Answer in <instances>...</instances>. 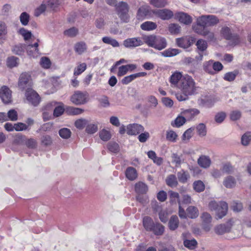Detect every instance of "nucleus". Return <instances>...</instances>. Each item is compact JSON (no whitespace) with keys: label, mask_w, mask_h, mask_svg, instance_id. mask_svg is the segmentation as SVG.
I'll return each mask as SVG.
<instances>
[{"label":"nucleus","mask_w":251,"mask_h":251,"mask_svg":"<svg viewBox=\"0 0 251 251\" xmlns=\"http://www.w3.org/2000/svg\"><path fill=\"white\" fill-rule=\"evenodd\" d=\"M145 42L149 46L156 50H161L167 46L166 39L160 36L151 35L144 37Z\"/></svg>","instance_id":"f03ea898"},{"label":"nucleus","mask_w":251,"mask_h":251,"mask_svg":"<svg viewBox=\"0 0 251 251\" xmlns=\"http://www.w3.org/2000/svg\"><path fill=\"white\" fill-rule=\"evenodd\" d=\"M194 30L197 33L204 36H207V39L210 40H212L214 37V33L213 32H210L206 29L199 30L198 27H194Z\"/></svg>","instance_id":"473e14b6"},{"label":"nucleus","mask_w":251,"mask_h":251,"mask_svg":"<svg viewBox=\"0 0 251 251\" xmlns=\"http://www.w3.org/2000/svg\"><path fill=\"white\" fill-rule=\"evenodd\" d=\"M183 76L179 72H175L170 77V82L172 84L174 85L177 87L179 81H181Z\"/></svg>","instance_id":"c9c22d12"},{"label":"nucleus","mask_w":251,"mask_h":251,"mask_svg":"<svg viewBox=\"0 0 251 251\" xmlns=\"http://www.w3.org/2000/svg\"><path fill=\"white\" fill-rule=\"evenodd\" d=\"M116 9L120 19L125 23H127L129 18L128 4L124 1H120L116 5Z\"/></svg>","instance_id":"20e7f679"},{"label":"nucleus","mask_w":251,"mask_h":251,"mask_svg":"<svg viewBox=\"0 0 251 251\" xmlns=\"http://www.w3.org/2000/svg\"><path fill=\"white\" fill-rule=\"evenodd\" d=\"M26 100L34 106L37 105L40 102L39 95L31 88H28L25 93Z\"/></svg>","instance_id":"6e6552de"},{"label":"nucleus","mask_w":251,"mask_h":251,"mask_svg":"<svg viewBox=\"0 0 251 251\" xmlns=\"http://www.w3.org/2000/svg\"><path fill=\"white\" fill-rule=\"evenodd\" d=\"M172 163L175 164L176 167L180 166L183 163L184 160L181 158V156L176 153H173L171 156Z\"/></svg>","instance_id":"49530a36"},{"label":"nucleus","mask_w":251,"mask_h":251,"mask_svg":"<svg viewBox=\"0 0 251 251\" xmlns=\"http://www.w3.org/2000/svg\"><path fill=\"white\" fill-rule=\"evenodd\" d=\"M29 15L26 12H23L20 16V20L23 25H28L29 20Z\"/></svg>","instance_id":"bf43d9fd"},{"label":"nucleus","mask_w":251,"mask_h":251,"mask_svg":"<svg viewBox=\"0 0 251 251\" xmlns=\"http://www.w3.org/2000/svg\"><path fill=\"white\" fill-rule=\"evenodd\" d=\"M41 144L45 147L50 146L52 143V138L49 135H43L40 139Z\"/></svg>","instance_id":"79ce46f5"},{"label":"nucleus","mask_w":251,"mask_h":251,"mask_svg":"<svg viewBox=\"0 0 251 251\" xmlns=\"http://www.w3.org/2000/svg\"><path fill=\"white\" fill-rule=\"evenodd\" d=\"M226 114L225 112H220L217 113L215 116V121L217 123L221 124L225 119Z\"/></svg>","instance_id":"052dcab7"},{"label":"nucleus","mask_w":251,"mask_h":251,"mask_svg":"<svg viewBox=\"0 0 251 251\" xmlns=\"http://www.w3.org/2000/svg\"><path fill=\"white\" fill-rule=\"evenodd\" d=\"M12 92L8 87L3 86L0 88V98L4 103L12 101Z\"/></svg>","instance_id":"f8f14e48"},{"label":"nucleus","mask_w":251,"mask_h":251,"mask_svg":"<svg viewBox=\"0 0 251 251\" xmlns=\"http://www.w3.org/2000/svg\"><path fill=\"white\" fill-rule=\"evenodd\" d=\"M26 50V46L23 44H18L15 45L12 48V52L18 55H22Z\"/></svg>","instance_id":"393cba45"},{"label":"nucleus","mask_w":251,"mask_h":251,"mask_svg":"<svg viewBox=\"0 0 251 251\" xmlns=\"http://www.w3.org/2000/svg\"><path fill=\"white\" fill-rule=\"evenodd\" d=\"M242 116V113L238 110H233L230 113V119L233 121L239 120Z\"/></svg>","instance_id":"4d7b16f0"},{"label":"nucleus","mask_w":251,"mask_h":251,"mask_svg":"<svg viewBox=\"0 0 251 251\" xmlns=\"http://www.w3.org/2000/svg\"><path fill=\"white\" fill-rule=\"evenodd\" d=\"M175 16L179 22L184 25H190L192 22V18L187 13L179 12L175 14Z\"/></svg>","instance_id":"f3484780"},{"label":"nucleus","mask_w":251,"mask_h":251,"mask_svg":"<svg viewBox=\"0 0 251 251\" xmlns=\"http://www.w3.org/2000/svg\"><path fill=\"white\" fill-rule=\"evenodd\" d=\"M40 65L44 69H49L51 66V62L49 58L43 57L40 61Z\"/></svg>","instance_id":"69168bd1"},{"label":"nucleus","mask_w":251,"mask_h":251,"mask_svg":"<svg viewBox=\"0 0 251 251\" xmlns=\"http://www.w3.org/2000/svg\"><path fill=\"white\" fill-rule=\"evenodd\" d=\"M186 213L187 216L191 219H195L199 215L198 209L194 206H189L186 209Z\"/></svg>","instance_id":"bb28decb"},{"label":"nucleus","mask_w":251,"mask_h":251,"mask_svg":"<svg viewBox=\"0 0 251 251\" xmlns=\"http://www.w3.org/2000/svg\"><path fill=\"white\" fill-rule=\"evenodd\" d=\"M251 141V132H247L241 138V143L243 146H248Z\"/></svg>","instance_id":"603ef678"},{"label":"nucleus","mask_w":251,"mask_h":251,"mask_svg":"<svg viewBox=\"0 0 251 251\" xmlns=\"http://www.w3.org/2000/svg\"><path fill=\"white\" fill-rule=\"evenodd\" d=\"M186 118L184 116L182 115L181 114L178 115L174 122H172L171 125L174 127H179L183 125L186 122Z\"/></svg>","instance_id":"72a5a7b5"},{"label":"nucleus","mask_w":251,"mask_h":251,"mask_svg":"<svg viewBox=\"0 0 251 251\" xmlns=\"http://www.w3.org/2000/svg\"><path fill=\"white\" fill-rule=\"evenodd\" d=\"M150 3L154 7L163 8L168 5L167 0H149Z\"/></svg>","instance_id":"ea45409f"},{"label":"nucleus","mask_w":251,"mask_h":251,"mask_svg":"<svg viewBox=\"0 0 251 251\" xmlns=\"http://www.w3.org/2000/svg\"><path fill=\"white\" fill-rule=\"evenodd\" d=\"M84 111V110L80 108H77V107H69L66 109V112L70 115H78L80 114H81Z\"/></svg>","instance_id":"3c124183"},{"label":"nucleus","mask_w":251,"mask_h":251,"mask_svg":"<svg viewBox=\"0 0 251 251\" xmlns=\"http://www.w3.org/2000/svg\"><path fill=\"white\" fill-rule=\"evenodd\" d=\"M152 11L148 5L142 6L138 10L137 18L138 20H143L146 16L150 15Z\"/></svg>","instance_id":"a211bd4d"},{"label":"nucleus","mask_w":251,"mask_h":251,"mask_svg":"<svg viewBox=\"0 0 251 251\" xmlns=\"http://www.w3.org/2000/svg\"><path fill=\"white\" fill-rule=\"evenodd\" d=\"M143 42L140 38H130L124 41L123 45L127 48H134L143 45Z\"/></svg>","instance_id":"4468645a"},{"label":"nucleus","mask_w":251,"mask_h":251,"mask_svg":"<svg viewBox=\"0 0 251 251\" xmlns=\"http://www.w3.org/2000/svg\"><path fill=\"white\" fill-rule=\"evenodd\" d=\"M87 68L85 63H79L74 69V75H78L84 72Z\"/></svg>","instance_id":"37998d69"},{"label":"nucleus","mask_w":251,"mask_h":251,"mask_svg":"<svg viewBox=\"0 0 251 251\" xmlns=\"http://www.w3.org/2000/svg\"><path fill=\"white\" fill-rule=\"evenodd\" d=\"M200 113L199 109L197 108H190L185 109L181 112V114L184 116L186 121H191Z\"/></svg>","instance_id":"dca6fc26"},{"label":"nucleus","mask_w":251,"mask_h":251,"mask_svg":"<svg viewBox=\"0 0 251 251\" xmlns=\"http://www.w3.org/2000/svg\"><path fill=\"white\" fill-rule=\"evenodd\" d=\"M152 13L163 20H168L174 16V13L172 11L166 8L152 10Z\"/></svg>","instance_id":"9d476101"},{"label":"nucleus","mask_w":251,"mask_h":251,"mask_svg":"<svg viewBox=\"0 0 251 251\" xmlns=\"http://www.w3.org/2000/svg\"><path fill=\"white\" fill-rule=\"evenodd\" d=\"M151 231L153 232L156 235H161L164 232V226L160 223H155Z\"/></svg>","instance_id":"4c0bfd02"},{"label":"nucleus","mask_w":251,"mask_h":251,"mask_svg":"<svg viewBox=\"0 0 251 251\" xmlns=\"http://www.w3.org/2000/svg\"><path fill=\"white\" fill-rule=\"evenodd\" d=\"M98 129L97 125L90 124L87 126L85 131L88 134H94L98 131Z\"/></svg>","instance_id":"774afa93"},{"label":"nucleus","mask_w":251,"mask_h":251,"mask_svg":"<svg viewBox=\"0 0 251 251\" xmlns=\"http://www.w3.org/2000/svg\"><path fill=\"white\" fill-rule=\"evenodd\" d=\"M177 178L180 183H186L190 178V175L188 172L181 170L177 173Z\"/></svg>","instance_id":"b1692460"},{"label":"nucleus","mask_w":251,"mask_h":251,"mask_svg":"<svg viewBox=\"0 0 251 251\" xmlns=\"http://www.w3.org/2000/svg\"><path fill=\"white\" fill-rule=\"evenodd\" d=\"M99 136L102 141H107L111 138V134L110 131L103 129L99 132Z\"/></svg>","instance_id":"8fccbe9b"},{"label":"nucleus","mask_w":251,"mask_h":251,"mask_svg":"<svg viewBox=\"0 0 251 251\" xmlns=\"http://www.w3.org/2000/svg\"><path fill=\"white\" fill-rule=\"evenodd\" d=\"M38 46L39 44L38 43L27 46L26 50L27 54L30 56L34 57L39 53Z\"/></svg>","instance_id":"4be33fe9"},{"label":"nucleus","mask_w":251,"mask_h":251,"mask_svg":"<svg viewBox=\"0 0 251 251\" xmlns=\"http://www.w3.org/2000/svg\"><path fill=\"white\" fill-rule=\"evenodd\" d=\"M196 46H197L198 50L201 51L206 50L207 48V42L202 39L199 40L197 42Z\"/></svg>","instance_id":"338daca9"},{"label":"nucleus","mask_w":251,"mask_h":251,"mask_svg":"<svg viewBox=\"0 0 251 251\" xmlns=\"http://www.w3.org/2000/svg\"><path fill=\"white\" fill-rule=\"evenodd\" d=\"M213 66V60H209L208 61L205 62L203 64V68L204 71L207 73L214 75V72L212 69Z\"/></svg>","instance_id":"09e8293b"},{"label":"nucleus","mask_w":251,"mask_h":251,"mask_svg":"<svg viewBox=\"0 0 251 251\" xmlns=\"http://www.w3.org/2000/svg\"><path fill=\"white\" fill-rule=\"evenodd\" d=\"M177 88L181 91L176 93V98L179 101L187 100L188 96L195 94L197 89L194 80L188 75L183 76L181 81H179Z\"/></svg>","instance_id":"f257e3e1"},{"label":"nucleus","mask_w":251,"mask_h":251,"mask_svg":"<svg viewBox=\"0 0 251 251\" xmlns=\"http://www.w3.org/2000/svg\"><path fill=\"white\" fill-rule=\"evenodd\" d=\"M221 97L219 95L205 97L199 100V104L202 107L211 108L214 106L215 103L221 101Z\"/></svg>","instance_id":"0eeeda50"},{"label":"nucleus","mask_w":251,"mask_h":251,"mask_svg":"<svg viewBox=\"0 0 251 251\" xmlns=\"http://www.w3.org/2000/svg\"><path fill=\"white\" fill-rule=\"evenodd\" d=\"M179 219L177 216H172L169 221L168 226L171 230H175L179 225Z\"/></svg>","instance_id":"cd10ccee"},{"label":"nucleus","mask_w":251,"mask_h":251,"mask_svg":"<svg viewBox=\"0 0 251 251\" xmlns=\"http://www.w3.org/2000/svg\"><path fill=\"white\" fill-rule=\"evenodd\" d=\"M238 74V71L237 70L234 71L233 72L226 73V74H225L224 76V79L227 81H233L235 80Z\"/></svg>","instance_id":"c03bdc74"},{"label":"nucleus","mask_w":251,"mask_h":251,"mask_svg":"<svg viewBox=\"0 0 251 251\" xmlns=\"http://www.w3.org/2000/svg\"><path fill=\"white\" fill-rule=\"evenodd\" d=\"M8 33L6 24L2 21H0V43H3L6 40V37Z\"/></svg>","instance_id":"412c9836"},{"label":"nucleus","mask_w":251,"mask_h":251,"mask_svg":"<svg viewBox=\"0 0 251 251\" xmlns=\"http://www.w3.org/2000/svg\"><path fill=\"white\" fill-rule=\"evenodd\" d=\"M232 225L233 221L230 220L225 224H220L216 226L214 231L217 234L223 235L230 231Z\"/></svg>","instance_id":"9b49d317"},{"label":"nucleus","mask_w":251,"mask_h":251,"mask_svg":"<svg viewBox=\"0 0 251 251\" xmlns=\"http://www.w3.org/2000/svg\"><path fill=\"white\" fill-rule=\"evenodd\" d=\"M207 20V16L199 17L197 19V26L196 27H198L199 30L205 29V27L208 26Z\"/></svg>","instance_id":"5701e85b"},{"label":"nucleus","mask_w":251,"mask_h":251,"mask_svg":"<svg viewBox=\"0 0 251 251\" xmlns=\"http://www.w3.org/2000/svg\"><path fill=\"white\" fill-rule=\"evenodd\" d=\"M180 52L179 50L176 49L169 48L162 52H160V54L166 57H171L176 55Z\"/></svg>","instance_id":"2f4dec72"},{"label":"nucleus","mask_w":251,"mask_h":251,"mask_svg":"<svg viewBox=\"0 0 251 251\" xmlns=\"http://www.w3.org/2000/svg\"><path fill=\"white\" fill-rule=\"evenodd\" d=\"M86 44L83 42H78L75 46V52L79 54H81L84 52L86 50Z\"/></svg>","instance_id":"a19ab883"},{"label":"nucleus","mask_w":251,"mask_h":251,"mask_svg":"<svg viewBox=\"0 0 251 251\" xmlns=\"http://www.w3.org/2000/svg\"><path fill=\"white\" fill-rule=\"evenodd\" d=\"M184 245L185 247L193 250L195 249L197 245V242L195 239L185 240L184 241Z\"/></svg>","instance_id":"5fc2aeb1"},{"label":"nucleus","mask_w":251,"mask_h":251,"mask_svg":"<svg viewBox=\"0 0 251 251\" xmlns=\"http://www.w3.org/2000/svg\"><path fill=\"white\" fill-rule=\"evenodd\" d=\"M62 2V0H47V4L50 9L56 11Z\"/></svg>","instance_id":"58836bf2"},{"label":"nucleus","mask_w":251,"mask_h":251,"mask_svg":"<svg viewBox=\"0 0 251 251\" xmlns=\"http://www.w3.org/2000/svg\"><path fill=\"white\" fill-rule=\"evenodd\" d=\"M146 75L147 73L146 72H140L132 74L125 77L124 78H123L121 82L123 84L126 85L136 78L144 76Z\"/></svg>","instance_id":"6ab92c4d"},{"label":"nucleus","mask_w":251,"mask_h":251,"mask_svg":"<svg viewBox=\"0 0 251 251\" xmlns=\"http://www.w3.org/2000/svg\"><path fill=\"white\" fill-rule=\"evenodd\" d=\"M221 32L225 39L229 40V44L230 45H236L239 43V36L237 34H232L229 27L227 26L223 27Z\"/></svg>","instance_id":"423d86ee"},{"label":"nucleus","mask_w":251,"mask_h":251,"mask_svg":"<svg viewBox=\"0 0 251 251\" xmlns=\"http://www.w3.org/2000/svg\"><path fill=\"white\" fill-rule=\"evenodd\" d=\"M236 184L235 178L230 176L225 177L223 181V185L227 188H232L235 186Z\"/></svg>","instance_id":"c85d7f7f"},{"label":"nucleus","mask_w":251,"mask_h":251,"mask_svg":"<svg viewBox=\"0 0 251 251\" xmlns=\"http://www.w3.org/2000/svg\"><path fill=\"white\" fill-rule=\"evenodd\" d=\"M30 76L26 73H22L20 77L18 82V87L22 90H27L28 88H30L31 82H30Z\"/></svg>","instance_id":"1a4fd4ad"},{"label":"nucleus","mask_w":251,"mask_h":251,"mask_svg":"<svg viewBox=\"0 0 251 251\" xmlns=\"http://www.w3.org/2000/svg\"><path fill=\"white\" fill-rule=\"evenodd\" d=\"M176 43L178 47L183 48H187L190 46V40L187 37L177 38Z\"/></svg>","instance_id":"e433bc0d"},{"label":"nucleus","mask_w":251,"mask_h":251,"mask_svg":"<svg viewBox=\"0 0 251 251\" xmlns=\"http://www.w3.org/2000/svg\"><path fill=\"white\" fill-rule=\"evenodd\" d=\"M166 182L171 187H175L178 185L177 177L174 175H169L166 179Z\"/></svg>","instance_id":"f704fd0d"},{"label":"nucleus","mask_w":251,"mask_h":251,"mask_svg":"<svg viewBox=\"0 0 251 251\" xmlns=\"http://www.w3.org/2000/svg\"><path fill=\"white\" fill-rule=\"evenodd\" d=\"M193 185L194 189L197 192H202L205 189V185L201 180L194 181Z\"/></svg>","instance_id":"a18cd8bd"},{"label":"nucleus","mask_w":251,"mask_h":251,"mask_svg":"<svg viewBox=\"0 0 251 251\" xmlns=\"http://www.w3.org/2000/svg\"><path fill=\"white\" fill-rule=\"evenodd\" d=\"M135 190L138 194H146L148 191V187L145 183L138 182L135 185Z\"/></svg>","instance_id":"7c9ffc66"},{"label":"nucleus","mask_w":251,"mask_h":251,"mask_svg":"<svg viewBox=\"0 0 251 251\" xmlns=\"http://www.w3.org/2000/svg\"><path fill=\"white\" fill-rule=\"evenodd\" d=\"M88 124V121L85 119H79L75 122V125L77 128L83 129Z\"/></svg>","instance_id":"0e129e2a"},{"label":"nucleus","mask_w":251,"mask_h":251,"mask_svg":"<svg viewBox=\"0 0 251 251\" xmlns=\"http://www.w3.org/2000/svg\"><path fill=\"white\" fill-rule=\"evenodd\" d=\"M208 207L211 211H214L218 219L224 217L227 213L228 209L227 204L224 201L217 202L211 201L209 203Z\"/></svg>","instance_id":"7ed1b4c3"},{"label":"nucleus","mask_w":251,"mask_h":251,"mask_svg":"<svg viewBox=\"0 0 251 251\" xmlns=\"http://www.w3.org/2000/svg\"><path fill=\"white\" fill-rule=\"evenodd\" d=\"M169 31L171 34H176L180 32L181 27L177 24H171L169 25Z\"/></svg>","instance_id":"864d4df0"},{"label":"nucleus","mask_w":251,"mask_h":251,"mask_svg":"<svg viewBox=\"0 0 251 251\" xmlns=\"http://www.w3.org/2000/svg\"><path fill=\"white\" fill-rule=\"evenodd\" d=\"M211 161L209 156L201 155L198 159V164L201 168L206 169L210 167Z\"/></svg>","instance_id":"aec40b11"},{"label":"nucleus","mask_w":251,"mask_h":251,"mask_svg":"<svg viewBox=\"0 0 251 251\" xmlns=\"http://www.w3.org/2000/svg\"><path fill=\"white\" fill-rule=\"evenodd\" d=\"M19 59L15 56L8 57L7 59V65L8 67L12 68L15 67L18 64Z\"/></svg>","instance_id":"e2e57ef3"},{"label":"nucleus","mask_w":251,"mask_h":251,"mask_svg":"<svg viewBox=\"0 0 251 251\" xmlns=\"http://www.w3.org/2000/svg\"><path fill=\"white\" fill-rule=\"evenodd\" d=\"M154 224L152 219L150 217L146 216L143 219V225L147 231H151L152 229Z\"/></svg>","instance_id":"a878e982"},{"label":"nucleus","mask_w":251,"mask_h":251,"mask_svg":"<svg viewBox=\"0 0 251 251\" xmlns=\"http://www.w3.org/2000/svg\"><path fill=\"white\" fill-rule=\"evenodd\" d=\"M126 177L130 180H134L137 177L136 170L132 167H128L126 171Z\"/></svg>","instance_id":"c756f323"},{"label":"nucleus","mask_w":251,"mask_h":251,"mask_svg":"<svg viewBox=\"0 0 251 251\" xmlns=\"http://www.w3.org/2000/svg\"><path fill=\"white\" fill-rule=\"evenodd\" d=\"M202 228L206 232L210 231L212 227V217L207 212H203L201 215Z\"/></svg>","instance_id":"ddd939ff"},{"label":"nucleus","mask_w":251,"mask_h":251,"mask_svg":"<svg viewBox=\"0 0 251 251\" xmlns=\"http://www.w3.org/2000/svg\"><path fill=\"white\" fill-rule=\"evenodd\" d=\"M144 131V127L141 125L133 124L126 126V133L128 135H136Z\"/></svg>","instance_id":"2eb2a0df"},{"label":"nucleus","mask_w":251,"mask_h":251,"mask_svg":"<svg viewBox=\"0 0 251 251\" xmlns=\"http://www.w3.org/2000/svg\"><path fill=\"white\" fill-rule=\"evenodd\" d=\"M59 134L62 138L68 139L71 137V131L67 128H63L59 130Z\"/></svg>","instance_id":"680f3d73"},{"label":"nucleus","mask_w":251,"mask_h":251,"mask_svg":"<svg viewBox=\"0 0 251 251\" xmlns=\"http://www.w3.org/2000/svg\"><path fill=\"white\" fill-rule=\"evenodd\" d=\"M198 134L200 136H204L206 134V128L205 125L203 123L199 124L196 127Z\"/></svg>","instance_id":"6e6d98bb"},{"label":"nucleus","mask_w":251,"mask_h":251,"mask_svg":"<svg viewBox=\"0 0 251 251\" xmlns=\"http://www.w3.org/2000/svg\"><path fill=\"white\" fill-rule=\"evenodd\" d=\"M156 25L152 22H146L141 25V28L144 30H151L155 29Z\"/></svg>","instance_id":"de8ad7c7"},{"label":"nucleus","mask_w":251,"mask_h":251,"mask_svg":"<svg viewBox=\"0 0 251 251\" xmlns=\"http://www.w3.org/2000/svg\"><path fill=\"white\" fill-rule=\"evenodd\" d=\"M70 100L75 105L84 104L88 100V94L87 92L76 91L71 97Z\"/></svg>","instance_id":"39448f33"},{"label":"nucleus","mask_w":251,"mask_h":251,"mask_svg":"<svg viewBox=\"0 0 251 251\" xmlns=\"http://www.w3.org/2000/svg\"><path fill=\"white\" fill-rule=\"evenodd\" d=\"M8 120L16 121L18 120V113L15 109H11L7 113Z\"/></svg>","instance_id":"13d9d810"}]
</instances>
